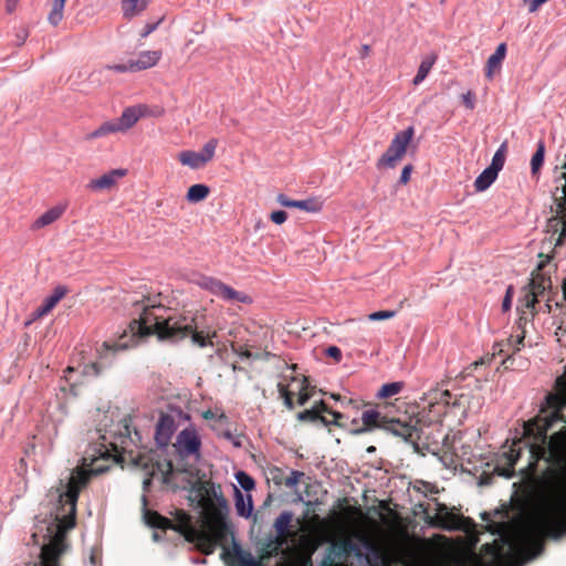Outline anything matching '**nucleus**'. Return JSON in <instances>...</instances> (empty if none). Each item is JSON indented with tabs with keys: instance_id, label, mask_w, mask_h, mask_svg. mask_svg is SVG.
I'll use <instances>...</instances> for the list:
<instances>
[{
	"instance_id": "f257e3e1",
	"label": "nucleus",
	"mask_w": 566,
	"mask_h": 566,
	"mask_svg": "<svg viewBox=\"0 0 566 566\" xmlns=\"http://www.w3.org/2000/svg\"><path fill=\"white\" fill-rule=\"evenodd\" d=\"M565 410L566 379L557 378L555 392L547 395L539 413L524 423V439L527 441H514L496 455L493 472L511 479L515 475L514 467L522 450L526 448L530 460L527 465L520 470V475L527 483L536 480L539 460L551 465L544 473L551 493L526 520L518 545L506 539H495L483 544L479 553L469 551L454 557V566H521L525 560L543 552L545 537L558 539L566 535V465L555 463L551 455L553 441L559 430L547 437L548 430L558 423H562V427L566 426Z\"/></svg>"
},
{
	"instance_id": "f03ea898",
	"label": "nucleus",
	"mask_w": 566,
	"mask_h": 566,
	"mask_svg": "<svg viewBox=\"0 0 566 566\" xmlns=\"http://www.w3.org/2000/svg\"><path fill=\"white\" fill-rule=\"evenodd\" d=\"M138 319L129 325L130 335L123 332L117 342H103L96 348V360L84 366V375L98 376L112 365L115 355L123 349L134 346L138 338L156 335L159 340L179 343L190 338L191 343L200 348L213 346L217 331L203 327V315L197 313L176 314L164 317L158 312L165 311L163 306H143Z\"/></svg>"
},
{
	"instance_id": "7ed1b4c3",
	"label": "nucleus",
	"mask_w": 566,
	"mask_h": 566,
	"mask_svg": "<svg viewBox=\"0 0 566 566\" xmlns=\"http://www.w3.org/2000/svg\"><path fill=\"white\" fill-rule=\"evenodd\" d=\"M197 492L203 511V527L201 531L212 541L213 553L218 545H223L228 541V503L222 496L220 488L217 489L211 482L201 483Z\"/></svg>"
},
{
	"instance_id": "20e7f679",
	"label": "nucleus",
	"mask_w": 566,
	"mask_h": 566,
	"mask_svg": "<svg viewBox=\"0 0 566 566\" xmlns=\"http://www.w3.org/2000/svg\"><path fill=\"white\" fill-rule=\"evenodd\" d=\"M420 419L416 417L389 418L376 409H366L361 412L360 421L353 419L348 428L353 434H363L375 429H384L394 436L402 438L406 442L418 446L423 429Z\"/></svg>"
},
{
	"instance_id": "39448f33",
	"label": "nucleus",
	"mask_w": 566,
	"mask_h": 566,
	"mask_svg": "<svg viewBox=\"0 0 566 566\" xmlns=\"http://www.w3.org/2000/svg\"><path fill=\"white\" fill-rule=\"evenodd\" d=\"M556 205V214L547 220L546 231L557 235L555 245L564 244L566 239V163L560 167L559 175L555 177V189L553 191Z\"/></svg>"
},
{
	"instance_id": "423d86ee",
	"label": "nucleus",
	"mask_w": 566,
	"mask_h": 566,
	"mask_svg": "<svg viewBox=\"0 0 566 566\" xmlns=\"http://www.w3.org/2000/svg\"><path fill=\"white\" fill-rule=\"evenodd\" d=\"M421 400L428 405L430 421L440 423L441 418L447 413V409H462L469 402V398L464 394L455 395L448 389L434 388L423 395Z\"/></svg>"
},
{
	"instance_id": "0eeeda50",
	"label": "nucleus",
	"mask_w": 566,
	"mask_h": 566,
	"mask_svg": "<svg viewBox=\"0 0 566 566\" xmlns=\"http://www.w3.org/2000/svg\"><path fill=\"white\" fill-rule=\"evenodd\" d=\"M172 448L181 461L198 463L201 460L202 441L197 428L190 424L179 431Z\"/></svg>"
},
{
	"instance_id": "6e6552de",
	"label": "nucleus",
	"mask_w": 566,
	"mask_h": 566,
	"mask_svg": "<svg viewBox=\"0 0 566 566\" xmlns=\"http://www.w3.org/2000/svg\"><path fill=\"white\" fill-rule=\"evenodd\" d=\"M413 134L415 129L412 126L397 133L387 150L377 160V168H395L405 157L407 148L413 138Z\"/></svg>"
},
{
	"instance_id": "1a4fd4ad",
	"label": "nucleus",
	"mask_w": 566,
	"mask_h": 566,
	"mask_svg": "<svg viewBox=\"0 0 566 566\" xmlns=\"http://www.w3.org/2000/svg\"><path fill=\"white\" fill-rule=\"evenodd\" d=\"M176 521L177 523L174 524V527H170V530L177 531L187 542L193 543L196 549L200 553L205 555L212 554V541L205 532L197 530L191 525L189 514L184 511H178L176 514Z\"/></svg>"
},
{
	"instance_id": "9d476101",
	"label": "nucleus",
	"mask_w": 566,
	"mask_h": 566,
	"mask_svg": "<svg viewBox=\"0 0 566 566\" xmlns=\"http://www.w3.org/2000/svg\"><path fill=\"white\" fill-rule=\"evenodd\" d=\"M157 455L153 452L139 453L135 459V464L139 467L147 475L143 481L144 490H147L150 485L151 478L157 474H161L166 479L172 471V464L170 461H159L156 459Z\"/></svg>"
},
{
	"instance_id": "9b49d317",
	"label": "nucleus",
	"mask_w": 566,
	"mask_h": 566,
	"mask_svg": "<svg viewBox=\"0 0 566 566\" xmlns=\"http://www.w3.org/2000/svg\"><path fill=\"white\" fill-rule=\"evenodd\" d=\"M199 285L202 289L210 292L211 294L227 302H239L244 304H249L252 302L251 297L248 294L239 292L231 287L230 285H227L222 281L214 277L205 276L199 281Z\"/></svg>"
},
{
	"instance_id": "f8f14e48",
	"label": "nucleus",
	"mask_w": 566,
	"mask_h": 566,
	"mask_svg": "<svg viewBox=\"0 0 566 566\" xmlns=\"http://www.w3.org/2000/svg\"><path fill=\"white\" fill-rule=\"evenodd\" d=\"M222 558L228 566H263L262 562L255 559L252 554L233 544L231 549L224 548Z\"/></svg>"
},
{
	"instance_id": "ddd939ff",
	"label": "nucleus",
	"mask_w": 566,
	"mask_h": 566,
	"mask_svg": "<svg viewBox=\"0 0 566 566\" xmlns=\"http://www.w3.org/2000/svg\"><path fill=\"white\" fill-rule=\"evenodd\" d=\"M303 476L304 472L291 470L290 473L286 474V471L279 467H272L268 471L269 481H272L276 486L284 485L289 489L295 488Z\"/></svg>"
},
{
	"instance_id": "4468645a",
	"label": "nucleus",
	"mask_w": 566,
	"mask_h": 566,
	"mask_svg": "<svg viewBox=\"0 0 566 566\" xmlns=\"http://www.w3.org/2000/svg\"><path fill=\"white\" fill-rule=\"evenodd\" d=\"M127 175V169L117 168L113 169L99 178L93 179L87 184V188L92 190H109L117 185L120 178Z\"/></svg>"
},
{
	"instance_id": "2eb2a0df",
	"label": "nucleus",
	"mask_w": 566,
	"mask_h": 566,
	"mask_svg": "<svg viewBox=\"0 0 566 566\" xmlns=\"http://www.w3.org/2000/svg\"><path fill=\"white\" fill-rule=\"evenodd\" d=\"M176 430L175 419L170 415H161L155 431V440L160 447L168 446Z\"/></svg>"
},
{
	"instance_id": "dca6fc26",
	"label": "nucleus",
	"mask_w": 566,
	"mask_h": 566,
	"mask_svg": "<svg viewBox=\"0 0 566 566\" xmlns=\"http://www.w3.org/2000/svg\"><path fill=\"white\" fill-rule=\"evenodd\" d=\"M147 115V106L146 105H137L130 106L123 111L120 117L115 118L117 125L119 126L122 133L130 129L140 117Z\"/></svg>"
},
{
	"instance_id": "f3484780",
	"label": "nucleus",
	"mask_w": 566,
	"mask_h": 566,
	"mask_svg": "<svg viewBox=\"0 0 566 566\" xmlns=\"http://www.w3.org/2000/svg\"><path fill=\"white\" fill-rule=\"evenodd\" d=\"M277 202L285 208H297L306 212H318L322 209V202L315 198L306 200H292L287 196L280 193L276 197Z\"/></svg>"
},
{
	"instance_id": "a211bd4d",
	"label": "nucleus",
	"mask_w": 566,
	"mask_h": 566,
	"mask_svg": "<svg viewBox=\"0 0 566 566\" xmlns=\"http://www.w3.org/2000/svg\"><path fill=\"white\" fill-rule=\"evenodd\" d=\"M327 411H329V407L323 400H321L318 403H315L313 408L300 412L297 418L301 421H319L324 426H328L329 419L324 416V413Z\"/></svg>"
},
{
	"instance_id": "6ab92c4d",
	"label": "nucleus",
	"mask_w": 566,
	"mask_h": 566,
	"mask_svg": "<svg viewBox=\"0 0 566 566\" xmlns=\"http://www.w3.org/2000/svg\"><path fill=\"white\" fill-rule=\"evenodd\" d=\"M161 55L163 53L160 50L142 51L137 59L132 60L134 71L140 72L156 66L160 61Z\"/></svg>"
},
{
	"instance_id": "aec40b11",
	"label": "nucleus",
	"mask_w": 566,
	"mask_h": 566,
	"mask_svg": "<svg viewBox=\"0 0 566 566\" xmlns=\"http://www.w3.org/2000/svg\"><path fill=\"white\" fill-rule=\"evenodd\" d=\"M66 206L65 205H59L55 206L48 211H45L43 214H41L38 219L34 220V222L31 224V230L36 231L44 227H48L59 220L63 213L65 212Z\"/></svg>"
},
{
	"instance_id": "412c9836",
	"label": "nucleus",
	"mask_w": 566,
	"mask_h": 566,
	"mask_svg": "<svg viewBox=\"0 0 566 566\" xmlns=\"http://www.w3.org/2000/svg\"><path fill=\"white\" fill-rule=\"evenodd\" d=\"M506 54V44L501 43L496 48L495 52L488 59L485 65V76L489 80L493 78L495 72H499L502 65L503 60Z\"/></svg>"
},
{
	"instance_id": "4be33fe9",
	"label": "nucleus",
	"mask_w": 566,
	"mask_h": 566,
	"mask_svg": "<svg viewBox=\"0 0 566 566\" xmlns=\"http://www.w3.org/2000/svg\"><path fill=\"white\" fill-rule=\"evenodd\" d=\"M144 518L146 524L153 528L166 531L174 527V523L168 517L163 516L156 511H146Z\"/></svg>"
},
{
	"instance_id": "5701e85b",
	"label": "nucleus",
	"mask_w": 566,
	"mask_h": 566,
	"mask_svg": "<svg viewBox=\"0 0 566 566\" xmlns=\"http://www.w3.org/2000/svg\"><path fill=\"white\" fill-rule=\"evenodd\" d=\"M319 545L318 541L310 539L306 543V552L296 556V558L291 564H285L283 566H313L312 555L317 549Z\"/></svg>"
},
{
	"instance_id": "b1692460",
	"label": "nucleus",
	"mask_w": 566,
	"mask_h": 566,
	"mask_svg": "<svg viewBox=\"0 0 566 566\" xmlns=\"http://www.w3.org/2000/svg\"><path fill=\"white\" fill-rule=\"evenodd\" d=\"M122 133L116 119L104 122L95 130L86 135L87 140L105 137L111 134Z\"/></svg>"
},
{
	"instance_id": "393cba45",
	"label": "nucleus",
	"mask_w": 566,
	"mask_h": 566,
	"mask_svg": "<svg viewBox=\"0 0 566 566\" xmlns=\"http://www.w3.org/2000/svg\"><path fill=\"white\" fill-rule=\"evenodd\" d=\"M150 0H123L122 11L125 18H133L143 12Z\"/></svg>"
},
{
	"instance_id": "a878e982",
	"label": "nucleus",
	"mask_w": 566,
	"mask_h": 566,
	"mask_svg": "<svg viewBox=\"0 0 566 566\" xmlns=\"http://www.w3.org/2000/svg\"><path fill=\"white\" fill-rule=\"evenodd\" d=\"M210 193V188L203 184H196L188 188L186 200L190 203H198L207 199Z\"/></svg>"
},
{
	"instance_id": "bb28decb",
	"label": "nucleus",
	"mask_w": 566,
	"mask_h": 566,
	"mask_svg": "<svg viewBox=\"0 0 566 566\" xmlns=\"http://www.w3.org/2000/svg\"><path fill=\"white\" fill-rule=\"evenodd\" d=\"M292 521H293V514L290 511L282 512L274 522V528L276 534L283 535L289 534L294 536L295 533L292 532Z\"/></svg>"
},
{
	"instance_id": "cd10ccee",
	"label": "nucleus",
	"mask_w": 566,
	"mask_h": 566,
	"mask_svg": "<svg viewBox=\"0 0 566 566\" xmlns=\"http://www.w3.org/2000/svg\"><path fill=\"white\" fill-rule=\"evenodd\" d=\"M497 171L493 168L488 167L484 169L475 179L474 187L476 191L486 190L496 179Z\"/></svg>"
},
{
	"instance_id": "c85d7f7f",
	"label": "nucleus",
	"mask_w": 566,
	"mask_h": 566,
	"mask_svg": "<svg viewBox=\"0 0 566 566\" xmlns=\"http://www.w3.org/2000/svg\"><path fill=\"white\" fill-rule=\"evenodd\" d=\"M178 159L181 165L188 166L191 169H199L205 166L199 154L193 150H184L179 153Z\"/></svg>"
},
{
	"instance_id": "c756f323",
	"label": "nucleus",
	"mask_w": 566,
	"mask_h": 566,
	"mask_svg": "<svg viewBox=\"0 0 566 566\" xmlns=\"http://www.w3.org/2000/svg\"><path fill=\"white\" fill-rule=\"evenodd\" d=\"M69 290L64 285L56 286L52 294L46 297L43 303L41 304L46 308L48 312H51L56 304L67 294Z\"/></svg>"
},
{
	"instance_id": "7c9ffc66",
	"label": "nucleus",
	"mask_w": 566,
	"mask_h": 566,
	"mask_svg": "<svg viewBox=\"0 0 566 566\" xmlns=\"http://www.w3.org/2000/svg\"><path fill=\"white\" fill-rule=\"evenodd\" d=\"M434 62H436L434 55L427 56L421 61L418 72L412 81L413 85H419L421 82L424 81V78L428 76L429 72L431 71Z\"/></svg>"
},
{
	"instance_id": "2f4dec72",
	"label": "nucleus",
	"mask_w": 566,
	"mask_h": 566,
	"mask_svg": "<svg viewBox=\"0 0 566 566\" xmlns=\"http://www.w3.org/2000/svg\"><path fill=\"white\" fill-rule=\"evenodd\" d=\"M235 509L240 516L249 517L253 510L252 499L249 495L248 501H244L243 494L235 489Z\"/></svg>"
},
{
	"instance_id": "473e14b6",
	"label": "nucleus",
	"mask_w": 566,
	"mask_h": 566,
	"mask_svg": "<svg viewBox=\"0 0 566 566\" xmlns=\"http://www.w3.org/2000/svg\"><path fill=\"white\" fill-rule=\"evenodd\" d=\"M530 294L531 298L527 300V306H534L537 303V296L545 291V281L543 277L541 279H532L530 283Z\"/></svg>"
},
{
	"instance_id": "72a5a7b5",
	"label": "nucleus",
	"mask_w": 566,
	"mask_h": 566,
	"mask_svg": "<svg viewBox=\"0 0 566 566\" xmlns=\"http://www.w3.org/2000/svg\"><path fill=\"white\" fill-rule=\"evenodd\" d=\"M64 0H54L48 20L52 25H57L63 19Z\"/></svg>"
},
{
	"instance_id": "f704fd0d",
	"label": "nucleus",
	"mask_w": 566,
	"mask_h": 566,
	"mask_svg": "<svg viewBox=\"0 0 566 566\" xmlns=\"http://www.w3.org/2000/svg\"><path fill=\"white\" fill-rule=\"evenodd\" d=\"M217 146L218 139L211 138L203 145L201 151L198 153L205 166L213 159Z\"/></svg>"
},
{
	"instance_id": "c9c22d12",
	"label": "nucleus",
	"mask_w": 566,
	"mask_h": 566,
	"mask_svg": "<svg viewBox=\"0 0 566 566\" xmlns=\"http://www.w3.org/2000/svg\"><path fill=\"white\" fill-rule=\"evenodd\" d=\"M402 387H403V382H401V381L385 384L379 389L378 397L379 398H389L395 395H398L401 391Z\"/></svg>"
},
{
	"instance_id": "e433bc0d",
	"label": "nucleus",
	"mask_w": 566,
	"mask_h": 566,
	"mask_svg": "<svg viewBox=\"0 0 566 566\" xmlns=\"http://www.w3.org/2000/svg\"><path fill=\"white\" fill-rule=\"evenodd\" d=\"M412 490L417 493L422 494L423 496H428V494H436L438 493V488L436 484L422 481V480H416L412 483Z\"/></svg>"
},
{
	"instance_id": "4c0bfd02",
	"label": "nucleus",
	"mask_w": 566,
	"mask_h": 566,
	"mask_svg": "<svg viewBox=\"0 0 566 566\" xmlns=\"http://www.w3.org/2000/svg\"><path fill=\"white\" fill-rule=\"evenodd\" d=\"M313 394H314V388H312L310 386V384L307 382V379L304 378L302 380L301 388L298 391L297 403L301 406L305 405L313 397Z\"/></svg>"
},
{
	"instance_id": "58836bf2",
	"label": "nucleus",
	"mask_w": 566,
	"mask_h": 566,
	"mask_svg": "<svg viewBox=\"0 0 566 566\" xmlns=\"http://www.w3.org/2000/svg\"><path fill=\"white\" fill-rule=\"evenodd\" d=\"M505 151H506V145L502 144L501 147L494 154V156L492 158V163L489 167L495 169L499 172L503 168V165H504Z\"/></svg>"
},
{
	"instance_id": "ea45409f",
	"label": "nucleus",
	"mask_w": 566,
	"mask_h": 566,
	"mask_svg": "<svg viewBox=\"0 0 566 566\" xmlns=\"http://www.w3.org/2000/svg\"><path fill=\"white\" fill-rule=\"evenodd\" d=\"M544 145L541 143L531 159L532 172L536 174L544 163Z\"/></svg>"
},
{
	"instance_id": "a19ab883",
	"label": "nucleus",
	"mask_w": 566,
	"mask_h": 566,
	"mask_svg": "<svg viewBox=\"0 0 566 566\" xmlns=\"http://www.w3.org/2000/svg\"><path fill=\"white\" fill-rule=\"evenodd\" d=\"M235 478H237L238 483L244 491L249 492L254 489V486H255L254 480L248 473H245L243 471H239L235 474Z\"/></svg>"
},
{
	"instance_id": "79ce46f5",
	"label": "nucleus",
	"mask_w": 566,
	"mask_h": 566,
	"mask_svg": "<svg viewBox=\"0 0 566 566\" xmlns=\"http://www.w3.org/2000/svg\"><path fill=\"white\" fill-rule=\"evenodd\" d=\"M277 389L280 392V396L284 399V403L289 409L293 408V392L287 389V387L279 382Z\"/></svg>"
},
{
	"instance_id": "37998d69",
	"label": "nucleus",
	"mask_w": 566,
	"mask_h": 566,
	"mask_svg": "<svg viewBox=\"0 0 566 566\" xmlns=\"http://www.w3.org/2000/svg\"><path fill=\"white\" fill-rule=\"evenodd\" d=\"M281 553L282 552L279 551L272 543H268L265 548L262 549L259 560L263 562L264 559L275 557V556L280 555Z\"/></svg>"
},
{
	"instance_id": "c03bdc74",
	"label": "nucleus",
	"mask_w": 566,
	"mask_h": 566,
	"mask_svg": "<svg viewBox=\"0 0 566 566\" xmlns=\"http://www.w3.org/2000/svg\"><path fill=\"white\" fill-rule=\"evenodd\" d=\"M396 316L395 311H378L368 315L369 321H385Z\"/></svg>"
},
{
	"instance_id": "a18cd8bd",
	"label": "nucleus",
	"mask_w": 566,
	"mask_h": 566,
	"mask_svg": "<svg viewBox=\"0 0 566 566\" xmlns=\"http://www.w3.org/2000/svg\"><path fill=\"white\" fill-rule=\"evenodd\" d=\"M105 69L109 70V71H115L118 73L135 72L132 60H129L127 63H124V64H113V65L107 64V65H105Z\"/></svg>"
},
{
	"instance_id": "49530a36",
	"label": "nucleus",
	"mask_w": 566,
	"mask_h": 566,
	"mask_svg": "<svg viewBox=\"0 0 566 566\" xmlns=\"http://www.w3.org/2000/svg\"><path fill=\"white\" fill-rule=\"evenodd\" d=\"M231 349L234 354H237L238 356L242 357V358H258L259 355H253L247 346H238L235 345L234 343L231 344Z\"/></svg>"
},
{
	"instance_id": "de8ad7c7",
	"label": "nucleus",
	"mask_w": 566,
	"mask_h": 566,
	"mask_svg": "<svg viewBox=\"0 0 566 566\" xmlns=\"http://www.w3.org/2000/svg\"><path fill=\"white\" fill-rule=\"evenodd\" d=\"M326 413L331 415L333 418L329 419V422H328V426L329 424H334L336 427H339V428H346V423H343L342 422V419L344 418V415L338 412V411H334V410H331L327 411Z\"/></svg>"
},
{
	"instance_id": "09e8293b",
	"label": "nucleus",
	"mask_w": 566,
	"mask_h": 566,
	"mask_svg": "<svg viewBox=\"0 0 566 566\" xmlns=\"http://www.w3.org/2000/svg\"><path fill=\"white\" fill-rule=\"evenodd\" d=\"M293 537L289 534L279 535L276 534V537L269 543H272L279 551L283 552V546L287 544L289 539Z\"/></svg>"
},
{
	"instance_id": "8fccbe9b",
	"label": "nucleus",
	"mask_w": 566,
	"mask_h": 566,
	"mask_svg": "<svg viewBox=\"0 0 566 566\" xmlns=\"http://www.w3.org/2000/svg\"><path fill=\"white\" fill-rule=\"evenodd\" d=\"M50 312L46 311V308L42 305H40L35 311L32 312L31 318L25 322V326H29L34 321L42 318L43 316L48 315Z\"/></svg>"
},
{
	"instance_id": "3c124183",
	"label": "nucleus",
	"mask_w": 566,
	"mask_h": 566,
	"mask_svg": "<svg viewBox=\"0 0 566 566\" xmlns=\"http://www.w3.org/2000/svg\"><path fill=\"white\" fill-rule=\"evenodd\" d=\"M462 102L468 109L475 107V94L472 91L467 92L462 95Z\"/></svg>"
},
{
	"instance_id": "603ef678",
	"label": "nucleus",
	"mask_w": 566,
	"mask_h": 566,
	"mask_svg": "<svg viewBox=\"0 0 566 566\" xmlns=\"http://www.w3.org/2000/svg\"><path fill=\"white\" fill-rule=\"evenodd\" d=\"M270 219L276 224H282L286 221L287 213L283 210H276L270 214Z\"/></svg>"
},
{
	"instance_id": "864d4df0",
	"label": "nucleus",
	"mask_w": 566,
	"mask_h": 566,
	"mask_svg": "<svg viewBox=\"0 0 566 566\" xmlns=\"http://www.w3.org/2000/svg\"><path fill=\"white\" fill-rule=\"evenodd\" d=\"M318 566H346V565L344 563L338 562L334 556H332L331 554L327 553Z\"/></svg>"
},
{
	"instance_id": "5fc2aeb1",
	"label": "nucleus",
	"mask_w": 566,
	"mask_h": 566,
	"mask_svg": "<svg viewBox=\"0 0 566 566\" xmlns=\"http://www.w3.org/2000/svg\"><path fill=\"white\" fill-rule=\"evenodd\" d=\"M413 170L412 165H407L402 168L401 175H400V184L406 185L410 180V175Z\"/></svg>"
},
{
	"instance_id": "6e6d98bb",
	"label": "nucleus",
	"mask_w": 566,
	"mask_h": 566,
	"mask_svg": "<svg viewBox=\"0 0 566 566\" xmlns=\"http://www.w3.org/2000/svg\"><path fill=\"white\" fill-rule=\"evenodd\" d=\"M326 355L328 357H332L334 358L335 360L339 361L340 358H342V352L338 347L336 346H329L327 349H326Z\"/></svg>"
},
{
	"instance_id": "4d7b16f0",
	"label": "nucleus",
	"mask_w": 566,
	"mask_h": 566,
	"mask_svg": "<svg viewBox=\"0 0 566 566\" xmlns=\"http://www.w3.org/2000/svg\"><path fill=\"white\" fill-rule=\"evenodd\" d=\"M160 21H161V20H159V21H157V22H155V23H147V24L144 27V29H143L142 33H140V36H142V38H146V36H148L151 32H154V31L157 29V27H158V24L160 23Z\"/></svg>"
},
{
	"instance_id": "13d9d810",
	"label": "nucleus",
	"mask_w": 566,
	"mask_h": 566,
	"mask_svg": "<svg viewBox=\"0 0 566 566\" xmlns=\"http://www.w3.org/2000/svg\"><path fill=\"white\" fill-rule=\"evenodd\" d=\"M523 340H524V336H516L515 338L510 337L507 339V343H509V345H513L514 346L513 352H516V350H520V345L523 344Z\"/></svg>"
},
{
	"instance_id": "bf43d9fd",
	"label": "nucleus",
	"mask_w": 566,
	"mask_h": 566,
	"mask_svg": "<svg viewBox=\"0 0 566 566\" xmlns=\"http://www.w3.org/2000/svg\"><path fill=\"white\" fill-rule=\"evenodd\" d=\"M371 48L369 44H363L359 49V55L361 59L369 56Z\"/></svg>"
},
{
	"instance_id": "052dcab7",
	"label": "nucleus",
	"mask_w": 566,
	"mask_h": 566,
	"mask_svg": "<svg viewBox=\"0 0 566 566\" xmlns=\"http://www.w3.org/2000/svg\"><path fill=\"white\" fill-rule=\"evenodd\" d=\"M502 306L504 311H507L511 307V287L506 292Z\"/></svg>"
},
{
	"instance_id": "680f3d73",
	"label": "nucleus",
	"mask_w": 566,
	"mask_h": 566,
	"mask_svg": "<svg viewBox=\"0 0 566 566\" xmlns=\"http://www.w3.org/2000/svg\"><path fill=\"white\" fill-rule=\"evenodd\" d=\"M18 1L19 0H7V3H6L7 12H9V13L13 12L17 7Z\"/></svg>"
},
{
	"instance_id": "e2e57ef3",
	"label": "nucleus",
	"mask_w": 566,
	"mask_h": 566,
	"mask_svg": "<svg viewBox=\"0 0 566 566\" xmlns=\"http://www.w3.org/2000/svg\"><path fill=\"white\" fill-rule=\"evenodd\" d=\"M202 417L206 420H212V419H214V412L212 410L208 409L202 412Z\"/></svg>"
},
{
	"instance_id": "0e129e2a",
	"label": "nucleus",
	"mask_w": 566,
	"mask_h": 566,
	"mask_svg": "<svg viewBox=\"0 0 566 566\" xmlns=\"http://www.w3.org/2000/svg\"><path fill=\"white\" fill-rule=\"evenodd\" d=\"M438 513H446V515H449L447 506L442 503H438Z\"/></svg>"
},
{
	"instance_id": "69168bd1",
	"label": "nucleus",
	"mask_w": 566,
	"mask_h": 566,
	"mask_svg": "<svg viewBox=\"0 0 566 566\" xmlns=\"http://www.w3.org/2000/svg\"><path fill=\"white\" fill-rule=\"evenodd\" d=\"M562 291H563L564 300L566 301V279L563 281Z\"/></svg>"
},
{
	"instance_id": "338daca9",
	"label": "nucleus",
	"mask_w": 566,
	"mask_h": 566,
	"mask_svg": "<svg viewBox=\"0 0 566 566\" xmlns=\"http://www.w3.org/2000/svg\"><path fill=\"white\" fill-rule=\"evenodd\" d=\"M109 457H111V454L108 451H105L102 453V460H108Z\"/></svg>"
},
{
	"instance_id": "774afa93",
	"label": "nucleus",
	"mask_w": 566,
	"mask_h": 566,
	"mask_svg": "<svg viewBox=\"0 0 566 566\" xmlns=\"http://www.w3.org/2000/svg\"><path fill=\"white\" fill-rule=\"evenodd\" d=\"M375 450H376V448H375V447H369V448H367V452H369V453H370V452H374Z\"/></svg>"
}]
</instances>
